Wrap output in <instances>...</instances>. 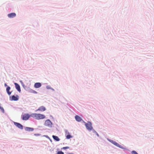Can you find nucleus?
<instances>
[{"instance_id":"nucleus-19","label":"nucleus","mask_w":154,"mask_h":154,"mask_svg":"<svg viewBox=\"0 0 154 154\" xmlns=\"http://www.w3.org/2000/svg\"><path fill=\"white\" fill-rule=\"evenodd\" d=\"M131 153L132 154H138L135 151H132L131 152Z\"/></svg>"},{"instance_id":"nucleus-14","label":"nucleus","mask_w":154,"mask_h":154,"mask_svg":"<svg viewBox=\"0 0 154 154\" xmlns=\"http://www.w3.org/2000/svg\"><path fill=\"white\" fill-rule=\"evenodd\" d=\"M75 118L76 120L77 121L79 122L81 121V120H82V119L81 118L77 115H76L75 116Z\"/></svg>"},{"instance_id":"nucleus-1","label":"nucleus","mask_w":154,"mask_h":154,"mask_svg":"<svg viewBox=\"0 0 154 154\" xmlns=\"http://www.w3.org/2000/svg\"><path fill=\"white\" fill-rule=\"evenodd\" d=\"M31 116L37 120H40L45 118V116L39 113H32Z\"/></svg>"},{"instance_id":"nucleus-3","label":"nucleus","mask_w":154,"mask_h":154,"mask_svg":"<svg viewBox=\"0 0 154 154\" xmlns=\"http://www.w3.org/2000/svg\"><path fill=\"white\" fill-rule=\"evenodd\" d=\"M22 119L23 120H27L29 119V117L31 116V115L28 114H25L22 116Z\"/></svg>"},{"instance_id":"nucleus-2","label":"nucleus","mask_w":154,"mask_h":154,"mask_svg":"<svg viewBox=\"0 0 154 154\" xmlns=\"http://www.w3.org/2000/svg\"><path fill=\"white\" fill-rule=\"evenodd\" d=\"M85 125L87 129L88 130H91L93 129L91 123L90 122H88V123H85Z\"/></svg>"},{"instance_id":"nucleus-22","label":"nucleus","mask_w":154,"mask_h":154,"mask_svg":"<svg viewBox=\"0 0 154 154\" xmlns=\"http://www.w3.org/2000/svg\"><path fill=\"white\" fill-rule=\"evenodd\" d=\"M34 135L35 136H38L40 135V134H34Z\"/></svg>"},{"instance_id":"nucleus-8","label":"nucleus","mask_w":154,"mask_h":154,"mask_svg":"<svg viewBox=\"0 0 154 154\" xmlns=\"http://www.w3.org/2000/svg\"><path fill=\"white\" fill-rule=\"evenodd\" d=\"M109 141L116 146L121 147V145L117 143L116 142L111 140H110Z\"/></svg>"},{"instance_id":"nucleus-20","label":"nucleus","mask_w":154,"mask_h":154,"mask_svg":"<svg viewBox=\"0 0 154 154\" xmlns=\"http://www.w3.org/2000/svg\"><path fill=\"white\" fill-rule=\"evenodd\" d=\"M69 148V147L68 146H66L65 147H63V148H62V149H68Z\"/></svg>"},{"instance_id":"nucleus-5","label":"nucleus","mask_w":154,"mask_h":154,"mask_svg":"<svg viewBox=\"0 0 154 154\" xmlns=\"http://www.w3.org/2000/svg\"><path fill=\"white\" fill-rule=\"evenodd\" d=\"M14 125L18 128L20 129H23V125L19 123L14 122Z\"/></svg>"},{"instance_id":"nucleus-12","label":"nucleus","mask_w":154,"mask_h":154,"mask_svg":"<svg viewBox=\"0 0 154 154\" xmlns=\"http://www.w3.org/2000/svg\"><path fill=\"white\" fill-rule=\"evenodd\" d=\"M25 130L28 131H32L34 130V128L30 127H26L25 128Z\"/></svg>"},{"instance_id":"nucleus-6","label":"nucleus","mask_w":154,"mask_h":154,"mask_svg":"<svg viewBox=\"0 0 154 154\" xmlns=\"http://www.w3.org/2000/svg\"><path fill=\"white\" fill-rule=\"evenodd\" d=\"M46 109L45 108L44 106H42L39 107L36 111H40L42 112L45 111Z\"/></svg>"},{"instance_id":"nucleus-18","label":"nucleus","mask_w":154,"mask_h":154,"mask_svg":"<svg viewBox=\"0 0 154 154\" xmlns=\"http://www.w3.org/2000/svg\"><path fill=\"white\" fill-rule=\"evenodd\" d=\"M57 154H64V153L61 151H59L57 152Z\"/></svg>"},{"instance_id":"nucleus-7","label":"nucleus","mask_w":154,"mask_h":154,"mask_svg":"<svg viewBox=\"0 0 154 154\" xmlns=\"http://www.w3.org/2000/svg\"><path fill=\"white\" fill-rule=\"evenodd\" d=\"M16 16V14L14 13H12L8 14V16L9 18H13L15 17Z\"/></svg>"},{"instance_id":"nucleus-23","label":"nucleus","mask_w":154,"mask_h":154,"mask_svg":"<svg viewBox=\"0 0 154 154\" xmlns=\"http://www.w3.org/2000/svg\"><path fill=\"white\" fill-rule=\"evenodd\" d=\"M32 92L33 93H35V94H37V92L36 91H32Z\"/></svg>"},{"instance_id":"nucleus-10","label":"nucleus","mask_w":154,"mask_h":154,"mask_svg":"<svg viewBox=\"0 0 154 154\" xmlns=\"http://www.w3.org/2000/svg\"><path fill=\"white\" fill-rule=\"evenodd\" d=\"M14 84L15 85V88L17 90V91H19V92H20L21 89L19 85L16 83H14Z\"/></svg>"},{"instance_id":"nucleus-24","label":"nucleus","mask_w":154,"mask_h":154,"mask_svg":"<svg viewBox=\"0 0 154 154\" xmlns=\"http://www.w3.org/2000/svg\"><path fill=\"white\" fill-rule=\"evenodd\" d=\"M95 132L96 133L97 135L98 136H99V135H98V134L97 133V132H96V131H95Z\"/></svg>"},{"instance_id":"nucleus-13","label":"nucleus","mask_w":154,"mask_h":154,"mask_svg":"<svg viewBox=\"0 0 154 154\" xmlns=\"http://www.w3.org/2000/svg\"><path fill=\"white\" fill-rule=\"evenodd\" d=\"M10 89L11 88L9 86H8L6 88V91L9 95H10L11 93V92L9 91Z\"/></svg>"},{"instance_id":"nucleus-4","label":"nucleus","mask_w":154,"mask_h":154,"mask_svg":"<svg viewBox=\"0 0 154 154\" xmlns=\"http://www.w3.org/2000/svg\"><path fill=\"white\" fill-rule=\"evenodd\" d=\"M45 125L46 126H51L52 125V123L50 120L48 119L45 121Z\"/></svg>"},{"instance_id":"nucleus-21","label":"nucleus","mask_w":154,"mask_h":154,"mask_svg":"<svg viewBox=\"0 0 154 154\" xmlns=\"http://www.w3.org/2000/svg\"><path fill=\"white\" fill-rule=\"evenodd\" d=\"M46 88L48 89H52V88H51V87L50 86H46Z\"/></svg>"},{"instance_id":"nucleus-11","label":"nucleus","mask_w":154,"mask_h":154,"mask_svg":"<svg viewBox=\"0 0 154 154\" xmlns=\"http://www.w3.org/2000/svg\"><path fill=\"white\" fill-rule=\"evenodd\" d=\"M41 84L39 82L35 83L34 85V87L36 88H38L41 87Z\"/></svg>"},{"instance_id":"nucleus-16","label":"nucleus","mask_w":154,"mask_h":154,"mask_svg":"<svg viewBox=\"0 0 154 154\" xmlns=\"http://www.w3.org/2000/svg\"><path fill=\"white\" fill-rule=\"evenodd\" d=\"M66 137L67 139H69L72 137V136L69 134H68L66 135Z\"/></svg>"},{"instance_id":"nucleus-15","label":"nucleus","mask_w":154,"mask_h":154,"mask_svg":"<svg viewBox=\"0 0 154 154\" xmlns=\"http://www.w3.org/2000/svg\"><path fill=\"white\" fill-rule=\"evenodd\" d=\"M52 137L54 140L57 141H59L60 140V139L57 136L53 135Z\"/></svg>"},{"instance_id":"nucleus-9","label":"nucleus","mask_w":154,"mask_h":154,"mask_svg":"<svg viewBox=\"0 0 154 154\" xmlns=\"http://www.w3.org/2000/svg\"><path fill=\"white\" fill-rule=\"evenodd\" d=\"M19 96L18 95H17L16 96L13 95L11 97V100L17 101L18 100Z\"/></svg>"},{"instance_id":"nucleus-17","label":"nucleus","mask_w":154,"mask_h":154,"mask_svg":"<svg viewBox=\"0 0 154 154\" xmlns=\"http://www.w3.org/2000/svg\"><path fill=\"white\" fill-rule=\"evenodd\" d=\"M0 109L3 112V113L4 112V108L2 107L1 106H0Z\"/></svg>"},{"instance_id":"nucleus-25","label":"nucleus","mask_w":154,"mask_h":154,"mask_svg":"<svg viewBox=\"0 0 154 154\" xmlns=\"http://www.w3.org/2000/svg\"><path fill=\"white\" fill-rule=\"evenodd\" d=\"M5 86H6V87L7 86V84H6V83H5Z\"/></svg>"}]
</instances>
